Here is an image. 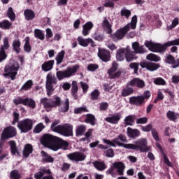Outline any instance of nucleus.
I'll return each mask as SVG.
<instances>
[{
	"label": "nucleus",
	"mask_w": 179,
	"mask_h": 179,
	"mask_svg": "<svg viewBox=\"0 0 179 179\" xmlns=\"http://www.w3.org/2000/svg\"><path fill=\"white\" fill-rule=\"evenodd\" d=\"M136 23H138V16L134 15L131 17L130 23L127 24L122 28L117 29L114 34H111V38L113 41H118V40H122L127 36V33L132 29L135 30L136 29Z\"/></svg>",
	"instance_id": "obj_1"
},
{
	"label": "nucleus",
	"mask_w": 179,
	"mask_h": 179,
	"mask_svg": "<svg viewBox=\"0 0 179 179\" xmlns=\"http://www.w3.org/2000/svg\"><path fill=\"white\" fill-rule=\"evenodd\" d=\"M144 45L152 52H166V50L171 45H179V38L166 42L164 44L155 43L152 41H145Z\"/></svg>",
	"instance_id": "obj_2"
},
{
	"label": "nucleus",
	"mask_w": 179,
	"mask_h": 179,
	"mask_svg": "<svg viewBox=\"0 0 179 179\" xmlns=\"http://www.w3.org/2000/svg\"><path fill=\"white\" fill-rule=\"evenodd\" d=\"M58 124H59V120H55L50 126L51 131L66 138L73 136V126L68 123L59 125Z\"/></svg>",
	"instance_id": "obj_3"
},
{
	"label": "nucleus",
	"mask_w": 179,
	"mask_h": 179,
	"mask_svg": "<svg viewBox=\"0 0 179 179\" xmlns=\"http://www.w3.org/2000/svg\"><path fill=\"white\" fill-rule=\"evenodd\" d=\"M127 149H131L132 150H136L141 153H146L149 152L150 148L148 146V140L146 138H140L134 142V144L129 143Z\"/></svg>",
	"instance_id": "obj_4"
},
{
	"label": "nucleus",
	"mask_w": 179,
	"mask_h": 179,
	"mask_svg": "<svg viewBox=\"0 0 179 179\" xmlns=\"http://www.w3.org/2000/svg\"><path fill=\"white\" fill-rule=\"evenodd\" d=\"M41 103L43 105L44 108H46L47 111H51L52 108H55V107H59L61 106V98L59 96H55L51 99L47 97L42 98L41 99Z\"/></svg>",
	"instance_id": "obj_5"
},
{
	"label": "nucleus",
	"mask_w": 179,
	"mask_h": 179,
	"mask_svg": "<svg viewBox=\"0 0 179 179\" xmlns=\"http://www.w3.org/2000/svg\"><path fill=\"white\" fill-rule=\"evenodd\" d=\"M125 170V164L121 162H116L113 164L106 171V174H110L113 177L117 176V173L118 176H124V171Z\"/></svg>",
	"instance_id": "obj_6"
},
{
	"label": "nucleus",
	"mask_w": 179,
	"mask_h": 179,
	"mask_svg": "<svg viewBox=\"0 0 179 179\" xmlns=\"http://www.w3.org/2000/svg\"><path fill=\"white\" fill-rule=\"evenodd\" d=\"M57 83H58V80H57L55 76L52 73V72L48 73L46 76L45 82L47 96H48V97L52 96V93H54V90H55L54 88V85H57Z\"/></svg>",
	"instance_id": "obj_7"
},
{
	"label": "nucleus",
	"mask_w": 179,
	"mask_h": 179,
	"mask_svg": "<svg viewBox=\"0 0 179 179\" xmlns=\"http://www.w3.org/2000/svg\"><path fill=\"white\" fill-rule=\"evenodd\" d=\"M80 68L79 64H76L73 66V67H68L64 71H59L56 73V76L58 80H62V79H65L66 78H71L73 73H76L78 72V69Z\"/></svg>",
	"instance_id": "obj_8"
},
{
	"label": "nucleus",
	"mask_w": 179,
	"mask_h": 179,
	"mask_svg": "<svg viewBox=\"0 0 179 179\" xmlns=\"http://www.w3.org/2000/svg\"><path fill=\"white\" fill-rule=\"evenodd\" d=\"M19 64L13 63L11 64H8L4 69V76L7 78L8 76L11 79V80H15L16 76H17V71H19Z\"/></svg>",
	"instance_id": "obj_9"
},
{
	"label": "nucleus",
	"mask_w": 179,
	"mask_h": 179,
	"mask_svg": "<svg viewBox=\"0 0 179 179\" xmlns=\"http://www.w3.org/2000/svg\"><path fill=\"white\" fill-rule=\"evenodd\" d=\"M33 120L27 118L18 122L17 127L22 134H27L33 129Z\"/></svg>",
	"instance_id": "obj_10"
},
{
	"label": "nucleus",
	"mask_w": 179,
	"mask_h": 179,
	"mask_svg": "<svg viewBox=\"0 0 179 179\" xmlns=\"http://www.w3.org/2000/svg\"><path fill=\"white\" fill-rule=\"evenodd\" d=\"M57 138V136H52L51 134H44L41 139V143L43 146H45L46 148H50L52 150H54V146H55Z\"/></svg>",
	"instance_id": "obj_11"
},
{
	"label": "nucleus",
	"mask_w": 179,
	"mask_h": 179,
	"mask_svg": "<svg viewBox=\"0 0 179 179\" xmlns=\"http://www.w3.org/2000/svg\"><path fill=\"white\" fill-rule=\"evenodd\" d=\"M13 103H14L15 106L22 104L23 106L29 107V108H36V101H34L33 99L29 97L22 98L20 96H18L13 100Z\"/></svg>",
	"instance_id": "obj_12"
},
{
	"label": "nucleus",
	"mask_w": 179,
	"mask_h": 179,
	"mask_svg": "<svg viewBox=\"0 0 179 179\" xmlns=\"http://www.w3.org/2000/svg\"><path fill=\"white\" fill-rule=\"evenodd\" d=\"M17 135V131L16 128L13 126H9L6 127L1 135V141H6V139H10V138H14Z\"/></svg>",
	"instance_id": "obj_13"
},
{
	"label": "nucleus",
	"mask_w": 179,
	"mask_h": 179,
	"mask_svg": "<svg viewBox=\"0 0 179 179\" xmlns=\"http://www.w3.org/2000/svg\"><path fill=\"white\" fill-rule=\"evenodd\" d=\"M67 158L69 160H71V162H76L78 163L79 162H84V160H86V155L82 152L76 151L68 154Z\"/></svg>",
	"instance_id": "obj_14"
},
{
	"label": "nucleus",
	"mask_w": 179,
	"mask_h": 179,
	"mask_svg": "<svg viewBox=\"0 0 179 179\" xmlns=\"http://www.w3.org/2000/svg\"><path fill=\"white\" fill-rule=\"evenodd\" d=\"M140 66L143 68V69L145 68V69L150 71V72H155V71H157L159 68H160V64L152 62H141Z\"/></svg>",
	"instance_id": "obj_15"
},
{
	"label": "nucleus",
	"mask_w": 179,
	"mask_h": 179,
	"mask_svg": "<svg viewBox=\"0 0 179 179\" xmlns=\"http://www.w3.org/2000/svg\"><path fill=\"white\" fill-rule=\"evenodd\" d=\"M69 146V143H68V141L59 137H57V139L56 140V143L55 144V146H53V150L54 152H57V150H59V149H62L63 150H67Z\"/></svg>",
	"instance_id": "obj_16"
},
{
	"label": "nucleus",
	"mask_w": 179,
	"mask_h": 179,
	"mask_svg": "<svg viewBox=\"0 0 179 179\" xmlns=\"http://www.w3.org/2000/svg\"><path fill=\"white\" fill-rule=\"evenodd\" d=\"M118 69V64L115 62H113L112 64V67L108 71V73L110 79H117L121 76V71H116ZM116 72V73H115Z\"/></svg>",
	"instance_id": "obj_17"
},
{
	"label": "nucleus",
	"mask_w": 179,
	"mask_h": 179,
	"mask_svg": "<svg viewBox=\"0 0 179 179\" xmlns=\"http://www.w3.org/2000/svg\"><path fill=\"white\" fill-rule=\"evenodd\" d=\"M127 86H131V87H138V89H143L146 84L145 81L139 78H134L130 82L127 83Z\"/></svg>",
	"instance_id": "obj_18"
},
{
	"label": "nucleus",
	"mask_w": 179,
	"mask_h": 179,
	"mask_svg": "<svg viewBox=\"0 0 179 179\" xmlns=\"http://www.w3.org/2000/svg\"><path fill=\"white\" fill-rule=\"evenodd\" d=\"M98 57L103 61V62H108L111 59V54L110 50L106 49H99L98 52Z\"/></svg>",
	"instance_id": "obj_19"
},
{
	"label": "nucleus",
	"mask_w": 179,
	"mask_h": 179,
	"mask_svg": "<svg viewBox=\"0 0 179 179\" xmlns=\"http://www.w3.org/2000/svg\"><path fill=\"white\" fill-rule=\"evenodd\" d=\"M164 62L169 65H172L173 69L179 67V57L176 59L173 55H166Z\"/></svg>",
	"instance_id": "obj_20"
},
{
	"label": "nucleus",
	"mask_w": 179,
	"mask_h": 179,
	"mask_svg": "<svg viewBox=\"0 0 179 179\" xmlns=\"http://www.w3.org/2000/svg\"><path fill=\"white\" fill-rule=\"evenodd\" d=\"M129 103L136 107H142L143 104H145L144 98L143 96H131L129 98Z\"/></svg>",
	"instance_id": "obj_21"
},
{
	"label": "nucleus",
	"mask_w": 179,
	"mask_h": 179,
	"mask_svg": "<svg viewBox=\"0 0 179 179\" xmlns=\"http://www.w3.org/2000/svg\"><path fill=\"white\" fill-rule=\"evenodd\" d=\"M137 58L138 57L135 55V52L131 51L129 48H126L125 59L127 62H132Z\"/></svg>",
	"instance_id": "obj_22"
},
{
	"label": "nucleus",
	"mask_w": 179,
	"mask_h": 179,
	"mask_svg": "<svg viewBox=\"0 0 179 179\" xmlns=\"http://www.w3.org/2000/svg\"><path fill=\"white\" fill-rule=\"evenodd\" d=\"M54 64H55V61L54 60L44 62L41 65L42 71H43V72H50V71H52V68H54Z\"/></svg>",
	"instance_id": "obj_23"
},
{
	"label": "nucleus",
	"mask_w": 179,
	"mask_h": 179,
	"mask_svg": "<svg viewBox=\"0 0 179 179\" xmlns=\"http://www.w3.org/2000/svg\"><path fill=\"white\" fill-rule=\"evenodd\" d=\"M132 49L134 50V54H145L146 50L143 45H140L138 42H134L132 43Z\"/></svg>",
	"instance_id": "obj_24"
},
{
	"label": "nucleus",
	"mask_w": 179,
	"mask_h": 179,
	"mask_svg": "<svg viewBox=\"0 0 179 179\" xmlns=\"http://www.w3.org/2000/svg\"><path fill=\"white\" fill-rule=\"evenodd\" d=\"M132 49L134 50V54H145L146 50L143 45H140L138 42H134L132 43Z\"/></svg>",
	"instance_id": "obj_25"
},
{
	"label": "nucleus",
	"mask_w": 179,
	"mask_h": 179,
	"mask_svg": "<svg viewBox=\"0 0 179 179\" xmlns=\"http://www.w3.org/2000/svg\"><path fill=\"white\" fill-rule=\"evenodd\" d=\"M132 49L134 50V54H145L146 50L143 45H140L138 42H134L132 43Z\"/></svg>",
	"instance_id": "obj_26"
},
{
	"label": "nucleus",
	"mask_w": 179,
	"mask_h": 179,
	"mask_svg": "<svg viewBox=\"0 0 179 179\" xmlns=\"http://www.w3.org/2000/svg\"><path fill=\"white\" fill-rule=\"evenodd\" d=\"M9 146H10V153L13 156H20V152H19V149L17 148V146L16 145V142L15 141H10L8 142Z\"/></svg>",
	"instance_id": "obj_27"
},
{
	"label": "nucleus",
	"mask_w": 179,
	"mask_h": 179,
	"mask_svg": "<svg viewBox=\"0 0 179 179\" xmlns=\"http://www.w3.org/2000/svg\"><path fill=\"white\" fill-rule=\"evenodd\" d=\"M127 131V134L129 138H135L141 136V131H139L138 129H132L131 127H128Z\"/></svg>",
	"instance_id": "obj_28"
},
{
	"label": "nucleus",
	"mask_w": 179,
	"mask_h": 179,
	"mask_svg": "<svg viewBox=\"0 0 179 179\" xmlns=\"http://www.w3.org/2000/svg\"><path fill=\"white\" fill-rule=\"evenodd\" d=\"M120 120H121V113H117L111 117H108L105 119V121L109 122L110 124H118Z\"/></svg>",
	"instance_id": "obj_29"
},
{
	"label": "nucleus",
	"mask_w": 179,
	"mask_h": 179,
	"mask_svg": "<svg viewBox=\"0 0 179 179\" xmlns=\"http://www.w3.org/2000/svg\"><path fill=\"white\" fill-rule=\"evenodd\" d=\"M33 153V145L31 144H26L24 146L23 150H22V156L23 157H25L27 159L30 155Z\"/></svg>",
	"instance_id": "obj_30"
},
{
	"label": "nucleus",
	"mask_w": 179,
	"mask_h": 179,
	"mask_svg": "<svg viewBox=\"0 0 179 179\" xmlns=\"http://www.w3.org/2000/svg\"><path fill=\"white\" fill-rule=\"evenodd\" d=\"M24 16L25 17V20L30 22V20H33L36 17V13L33 10L27 8L24 11Z\"/></svg>",
	"instance_id": "obj_31"
},
{
	"label": "nucleus",
	"mask_w": 179,
	"mask_h": 179,
	"mask_svg": "<svg viewBox=\"0 0 179 179\" xmlns=\"http://www.w3.org/2000/svg\"><path fill=\"white\" fill-rule=\"evenodd\" d=\"M93 22H88L85 23L83 26V31L82 34L84 36H89V31H91L92 29H93Z\"/></svg>",
	"instance_id": "obj_32"
},
{
	"label": "nucleus",
	"mask_w": 179,
	"mask_h": 179,
	"mask_svg": "<svg viewBox=\"0 0 179 179\" xmlns=\"http://www.w3.org/2000/svg\"><path fill=\"white\" fill-rule=\"evenodd\" d=\"M125 54H127V48H120L117 50L116 52L117 61H124V59H125Z\"/></svg>",
	"instance_id": "obj_33"
},
{
	"label": "nucleus",
	"mask_w": 179,
	"mask_h": 179,
	"mask_svg": "<svg viewBox=\"0 0 179 179\" xmlns=\"http://www.w3.org/2000/svg\"><path fill=\"white\" fill-rule=\"evenodd\" d=\"M97 120L96 119V117L90 113H88L86 115L85 119V122L86 124H90L92 127H94L96 125V122Z\"/></svg>",
	"instance_id": "obj_34"
},
{
	"label": "nucleus",
	"mask_w": 179,
	"mask_h": 179,
	"mask_svg": "<svg viewBox=\"0 0 179 179\" xmlns=\"http://www.w3.org/2000/svg\"><path fill=\"white\" fill-rule=\"evenodd\" d=\"M41 155H42V162L43 163H54V158L51 155H48V153L45 151L42 150Z\"/></svg>",
	"instance_id": "obj_35"
},
{
	"label": "nucleus",
	"mask_w": 179,
	"mask_h": 179,
	"mask_svg": "<svg viewBox=\"0 0 179 179\" xmlns=\"http://www.w3.org/2000/svg\"><path fill=\"white\" fill-rule=\"evenodd\" d=\"M78 92H79V87L78 86L77 81L72 82L71 87V95L73 96L74 100H78Z\"/></svg>",
	"instance_id": "obj_36"
},
{
	"label": "nucleus",
	"mask_w": 179,
	"mask_h": 179,
	"mask_svg": "<svg viewBox=\"0 0 179 179\" xmlns=\"http://www.w3.org/2000/svg\"><path fill=\"white\" fill-rule=\"evenodd\" d=\"M92 164L98 171H104L107 169V166H106L104 162L94 161L92 162Z\"/></svg>",
	"instance_id": "obj_37"
},
{
	"label": "nucleus",
	"mask_w": 179,
	"mask_h": 179,
	"mask_svg": "<svg viewBox=\"0 0 179 179\" xmlns=\"http://www.w3.org/2000/svg\"><path fill=\"white\" fill-rule=\"evenodd\" d=\"M135 120H136V115H129L124 118V124L127 126L132 127L135 124Z\"/></svg>",
	"instance_id": "obj_38"
},
{
	"label": "nucleus",
	"mask_w": 179,
	"mask_h": 179,
	"mask_svg": "<svg viewBox=\"0 0 179 179\" xmlns=\"http://www.w3.org/2000/svg\"><path fill=\"white\" fill-rule=\"evenodd\" d=\"M166 117L169 121H173V122H177V120H178L179 113H177L174 111L169 110L166 113Z\"/></svg>",
	"instance_id": "obj_39"
},
{
	"label": "nucleus",
	"mask_w": 179,
	"mask_h": 179,
	"mask_svg": "<svg viewBox=\"0 0 179 179\" xmlns=\"http://www.w3.org/2000/svg\"><path fill=\"white\" fill-rule=\"evenodd\" d=\"M131 85H128V83L126 85V87L124 88L122 91L121 96L122 97H127L128 96H131L132 93H134V88L129 87Z\"/></svg>",
	"instance_id": "obj_40"
},
{
	"label": "nucleus",
	"mask_w": 179,
	"mask_h": 179,
	"mask_svg": "<svg viewBox=\"0 0 179 179\" xmlns=\"http://www.w3.org/2000/svg\"><path fill=\"white\" fill-rule=\"evenodd\" d=\"M102 27L106 31L107 34H111L113 33L112 26L110 24L108 20L105 19L102 22Z\"/></svg>",
	"instance_id": "obj_41"
},
{
	"label": "nucleus",
	"mask_w": 179,
	"mask_h": 179,
	"mask_svg": "<svg viewBox=\"0 0 179 179\" xmlns=\"http://www.w3.org/2000/svg\"><path fill=\"white\" fill-rule=\"evenodd\" d=\"M77 40L78 41V44L81 45V47H87V45L90 44V41H92V38H88L85 39L82 36H78Z\"/></svg>",
	"instance_id": "obj_42"
},
{
	"label": "nucleus",
	"mask_w": 179,
	"mask_h": 179,
	"mask_svg": "<svg viewBox=\"0 0 179 179\" xmlns=\"http://www.w3.org/2000/svg\"><path fill=\"white\" fill-rule=\"evenodd\" d=\"M33 80H27L20 88V92H27L33 87Z\"/></svg>",
	"instance_id": "obj_43"
},
{
	"label": "nucleus",
	"mask_w": 179,
	"mask_h": 179,
	"mask_svg": "<svg viewBox=\"0 0 179 179\" xmlns=\"http://www.w3.org/2000/svg\"><path fill=\"white\" fill-rule=\"evenodd\" d=\"M86 132V125L80 124L78 125L76 129V136H82Z\"/></svg>",
	"instance_id": "obj_44"
},
{
	"label": "nucleus",
	"mask_w": 179,
	"mask_h": 179,
	"mask_svg": "<svg viewBox=\"0 0 179 179\" xmlns=\"http://www.w3.org/2000/svg\"><path fill=\"white\" fill-rule=\"evenodd\" d=\"M20 45H22L20 40L17 39L13 41V51L16 52V54H20Z\"/></svg>",
	"instance_id": "obj_45"
},
{
	"label": "nucleus",
	"mask_w": 179,
	"mask_h": 179,
	"mask_svg": "<svg viewBox=\"0 0 179 179\" xmlns=\"http://www.w3.org/2000/svg\"><path fill=\"white\" fill-rule=\"evenodd\" d=\"M64 58H65V50L60 51L55 57L57 65H59L64 62Z\"/></svg>",
	"instance_id": "obj_46"
},
{
	"label": "nucleus",
	"mask_w": 179,
	"mask_h": 179,
	"mask_svg": "<svg viewBox=\"0 0 179 179\" xmlns=\"http://www.w3.org/2000/svg\"><path fill=\"white\" fill-rule=\"evenodd\" d=\"M60 113H68L69 111V99L66 98L62 106L59 108Z\"/></svg>",
	"instance_id": "obj_47"
},
{
	"label": "nucleus",
	"mask_w": 179,
	"mask_h": 179,
	"mask_svg": "<svg viewBox=\"0 0 179 179\" xmlns=\"http://www.w3.org/2000/svg\"><path fill=\"white\" fill-rule=\"evenodd\" d=\"M12 27V22H10L8 20H4L0 22V29L3 30H9Z\"/></svg>",
	"instance_id": "obj_48"
},
{
	"label": "nucleus",
	"mask_w": 179,
	"mask_h": 179,
	"mask_svg": "<svg viewBox=\"0 0 179 179\" xmlns=\"http://www.w3.org/2000/svg\"><path fill=\"white\" fill-rule=\"evenodd\" d=\"M6 16L10 18L11 22H15V20H16V14L13 11V8L12 7H9L8 8Z\"/></svg>",
	"instance_id": "obj_49"
},
{
	"label": "nucleus",
	"mask_w": 179,
	"mask_h": 179,
	"mask_svg": "<svg viewBox=\"0 0 179 179\" xmlns=\"http://www.w3.org/2000/svg\"><path fill=\"white\" fill-rule=\"evenodd\" d=\"M99 143H100V141H96L95 142L91 143L90 144V147L96 148V146H98L99 149H103V150H107V149H108V146Z\"/></svg>",
	"instance_id": "obj_50"
},
{
	"label": "nucleus",
	"mask_w": 179,
	"mask_h": 179,
	"mask_svg": "<svg viewBox=\"0 0 179 179\" xmlns=\"http://www.w3.org/2000/svg\"><path fill=\"white\" fill-rule=\"evenodd\" d=\"M146 58L148 61H152V62H159V61L162 60V58H160V57L153 53H150L148 55Z\"/></svg>",
	"instance_id": "obj_51"
},
{
	"label": "nucleus",
	"mask_w": 179,
	"mask_h": 179,
	"mask_svg": "<svg viewBox=\"0 0 179 179\" xmlns=\"http://www.w3.org/2000/svg\"><path fill=\"white\" fill-rule=\"evenodd\" d=\"M10 177L11 179H20L22 178V174L19 173L18 170L14 169L11 171Z\"/></svg>",
	"instance_id": "obj_52"
},
{
	"label": "nucleus",
	"mask_w": 179,
	"mask_h": 179,
	"mask_svg": "<svg viewBox=\"0 0 179 179\" xmlns=\"http://www.w3.org/2000/svg\"><path fill=\"white\" fill-rule=\"evenodd\" d=\"M24 40L25 43L24 45V51H25V52H30V51H31V46L30 45V38L26 37Z\"/></svg>",
	"instance_id": "obj_53"
},
{
	"label": "nucleus",
	"mask_w": 179,
	"mask_h": 179,
	"mask_svg": "<svg viewBox=\"0 0 179 179\" xmlns=\"http://www.w3.org/2000/svg\"><path fill=\"white\" fill-rule=\"evenodd\" d=\"M34 36L36 38H38L39 40H44V38H45L44 33H43V31L40 29H36L34 30Z\"/></svg>",
	"instance_id": "obj_54"
},
{
	"label": "nucleus",
	"mask_w": 179,
	"mask_h": 179,
	"mask_svg": "<svg viewBox=\"0 0 179 179\" xmlns=\"http://www.w3.org/2000/svg\"><path fill=\"white\" fill-rule=\"evenodd\" d=\"M45 127L43 123H39L36 124L33 130L34 134H40L43 129H44Z\"/></svg>",
	"instance_id": "obj_55"
},
{
	"label": "nucleus",
	"mask_w": 179,
	"mask_h": 179,
	"mask_svg": "<svg viewBox=\"0 0 179 179\" xmlns=\"http://www.w3.org/2000/svg\"><path fill=\"white\" fill-rule=\"evenodd\" d=\"M90 96L91 100H99V97L100 96V91H99V90H94L91 92Z\"/></svg>",
	"instance_id": "obj_56"
},
{
	"label": "nucleus",
	"mask_w": 179,
	"mask_h": 179,
	"mask_svg": "<svg viewBox=\"0 0 179 179\" xmlns=\"http://www.w3.org/2000/svg\"><path fill=\"white\" fill-rule=\"evenodd\" d=\"M155 85H157L158 86H166V83L164 79L162 78H157L154 80Z\"/></svg>",
	"instance_id": "obj_57"
},
{
	"label": "nucleus",
	"mask_w": 179,
	"mask_h": 179,
	"mask_svg": "<svg viewBox=\"0 0 179 179\" xmlns=\"http://www.w3.org/2000/svg\"><path fill=\"white\" fill-rule=\"evenodd\" d=\"M10 47V45H9V41L8 40V38H4L3 44L1 46L0 50L5 51V50H9Z\"/></svg>",
	"instance_id": "obj_58"
},
{
	"label": "nucleus",
	"mask_w": 179,
	"mask_h": 179,
	"mask_svg": "<svg viewBox=\"0 0 179 179\" xmlns=\"http://www.w3.org/2000/svg\"><path fill=\"white\" fill-rule=\"evenodd\" d=\"M82 113H89V110L85 107H79L74 109V114H82Z\"/></svg>",
	"instance_id": "obj_59"
},
{
	"label": "nucleus",
	"mask_w": 179,
	"mask_h": 179,
	"mask_svg": "<svg viewBox=\"0 0 179 179\" xmlns=\"http://www.w3.org/2000/svg\"><path fill=\"white\" fill-rule=\"evenodd\" d=\"M113 142H115V144L116 143V145L117 146H121L122 148H124L125 149H128V146L129 145V143L124 144V143L120 142V138L118 136L117 138H115V139H113Z\"/></svg>",
	"instance_id": "obj_60"
},
{
	"label": "nucleus",
	"mask_w": 179,
	"mask_h": 179,
	"mask_svg": "<svg viewBox=\"0 0 179 179\" xmlns=\"http://www.w3.org/2000/svg\"><path fill=\"white\" fill-rule=\"evenodd\" d=\"M104 155L106 157H114L115 156V153L114 152V150L113 148H109L103 152Z\"/></svg>",
	"instance_id": "obj_61"
},
{
	"label": "nucleus",
	"mask_w": 179,
	"mask_h": 179,
	"mask_svg": "<svg viewBox=\"0 0 179 179\" xmlns=\"http://www.w3.org/2000/svg\"><path fill=\"white\" fill-rule=\"evenodd\" d=\"M121 16H124L126 19H128L131 16V10L128 9H122L120 11Z\"/></svg>",
	"instance_id": "obj_62"
},
{
	"label": "nucleus",
	"mask_w": 179,
	"mask_h": 179,
	"mask_svg": "<svg viewBox=\"0 0 179 179\" xmlns=\"http://www.w3.org/2000/svg\"><path fill=\"white\" fill-rule=\"evenodd\" d=\"M148 119L147 117H140V118H138L136 119V123L137 124H148Z\"/></svg>",
	"instance_id": "obj_63"
},
{
	"label": "nucleus",
	"mask_w": 179,
	"mask_h": 179,
	"mask_svg": "<svg viewBox=\"0 0 179 179\" xmlns=\"http://www.w3.org/2000/svg\"><path fill=\"white\" fill-rule=\"evenodd\" d=\"M96 69H99L98 64H90L87 66V70L90 71V72H94Z\"/></svg>",
	"instance_id": "obj_64"
}]
</instances>
